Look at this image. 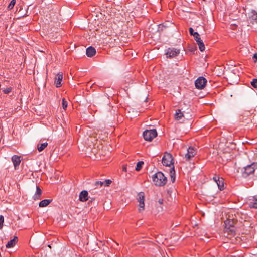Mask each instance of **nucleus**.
<instances>
[{"mask_svg": "<svg viewBox=\"0 0 257 257\" xmlns=\"http://www.w3.org/2000/svg\"><path fill=\"white\" fill-rule=\"evenodd\" d=\"M63 79V74L62 73H58L55 79H54V84L55 85V86L57 88H59L61 86V82L62 81Z\"/></svg>", "mask_w": 257, "mask_h": 257, "instance_id": "obj_13", "label": "nucleus"}, {"mask_svg": "<svg viewBox=\"0 0 257 257\" xmlns=\"http://www.w3.org/2000/svg\"><path fill=\"white\" fill-rule=\"evenodd\" d=\"M103 184H104V183H103V182H102V181H96L95 183V186L96 187H97L98 186H102L103 185Z\"/></svg>", "mask_w": 257, "mask_h": 257, "instance_id": "obj_35", "label": "nucleus"}, {"mask_svg": "<svg viewBox=\"0 0 257 257\" xmlns=\"http://www.w3.org/2000/svg\"><path fill=\"white\" fill-rule=\"evenodd\" d=\"M247 21L248 23L252 24L257 23V12L255 10H252L251 11L248 13Z\"/></svg>", "mask_w": 257, "mask_h": 257, "instance_id": "obj_9", "label": "nucleus"}, {"mask_svg": "<svg viewBox=\"0 0 257 257\" xmlns=\"http://www.w3.org/2000/svg\"><path fill=\"white\" fill-rule=\"evenodd\" d=\"M189 31L190 34L191 35H192L193 36H195V34L196 33V32L194 31V30L192 28L190 27L189 29Z\"/></svg>", "mask_w": 257, "mask_h": 257, "instance_id": "obj_36", "label": "nucleus"}, {"mask_svg": "<svg viewBox=\"0 0 257 257\" xmlns=\"http://www.w3.org/2000/svg\"><path fill=\"white\" fill-rule=\"evenodd\" d=\"M152 180L154 184L158 186H163L167 182V177L160 171L157 172L153 175Z\"/></svg>", "mask_w": 257, "mask_h": 257, "instance_id": "obj_2", "label": "nucleus"}, {"mask_svg": "<svg viewBox=\"0 0 257 257\" xmlns=\"http://www.w3.org/2000/svg\"><path fill=\"white\" fill-rule=\"evenodd\" d=\"M170 174L171 181L173 183L175 180V171L173 165V167L170 169Z\"/></svg>", "mask_w": 257, "mask_h": 257, "instance_id": "obj_25", "label": "nucleus"}, {"mask_svg": "<svg viewBox=\"0 0 257 257\" xmlns=\"http://www.w3.org/2000/svg\"><path fill=\"white\" fill-rule=\"evenodd\" d=\"M12 90V88L11 87H7L6 88H4L3 89V92H4V93L6 94H8L9 93H10L11 91Z\"/></svg>", "mask_w": 257, "mask_h": 257, "instance_id": "obj_28", "label": "nucleus"}, {"mask_svg": "<svg viewBox=\"0 0 257 257\" xmlns=\"http://www.w3.org/2000/svg\"><path fill=\"white\" fill-rule=\"evenodd\" d=\"M163 201H164V200L163 199H159L158 200V202L160 204H162L163 203Z\"/></svg>", "mask_w": 257, "mask_h": 257, "instance_id": "obj_40", "label": "nucleus"}, {"mask_svg": "<svg viewBox=\"0 0 257 257\" xmlns=\"http://www.w3.org/2000/svg\"><path fill=\"white\" fill-rule=\"evenodd\" d=\"M257 168V163H253L250 165L241 169V173L242 177L246 178L248 176L253 174L255 169Z\"/></svg>", "mask_w": 257, "mask_h": 257, "instance_id": "obj_3", "label": "nucleus"}, {"mask_svg": "<svg viewBox=\"0 0 257 257\" xmlns=\"http://www.w3.org/2000/svg\"><path fill=\"white\" fill-rule=\"evenodd\" d=\"M253 59L255 62L257 61V54L256 53L254 54V55L253 56Z\"/></svg>", "mask_w": 257, "mask_h": 257, "instance_id": "obj_38", "label": "nucleus"}, {"mask_svg": "<svg viewBox=\"0 0 257 257\" xmlns=\"http://www.w3.org/2000/svg\"><path fill=\"white\" fill-rule=\"evenodd\" d=\"M137 200L139 202V211L141 212L144 210L145 194L143 192H139L137 196Z\"/></svg>", "mask_w": 257, "mask_h": 257, "instance_id": "obj_7", "label": "nucleus"}, {"mask_svg": "<svg viewBox=\"0 0 257 257\" xmlns=\"http://www.w3.org/2000/svg\"><path fill=\"white\" fill-rule=\"evenodd\" d=\"M157 136V132L155 129L146 130L143 133V137L146 141H151Z\"/></svg>", "mask_w": 257, "mask_h": 257, "instance_id": "obj_5", "label": "nucleus"}, {"mask_svg": "<svg viewBox=\"0 0 257 257\" xmlns=\"http://www.w3.org/2000/svg\"><path fill=\"white\" fill-rule=\"evenodd\" d=\"M15 3H16V0H12L8 6V9L9 10L12 9L13 8Z\"/></svg>", "mask_w": 257, "mask_h": 257, "instance_id": "obj_29", "label": "nucleus"}, {"mask_svg": "<svg viewBox=\"0 0 257 257\" xmlns=\"http://www.w3.org/2000/svg\"><path fill=\"white\" fill-rule=\"evenodd\" d=\"M251 218L249 217L246 213L242 211V215L241 216L240 224H238V227L244 226L245 228L251 227L252 223H250Z\"/></svg>", "mask_w": 257, "mask_h": 257, "instance_id": "obj_4", "label": "nucleus"}, {"mask_svg": "<svg viewBox=\"0 0 257 257\" xmlns=\"http://www.w3.org/2000/svg\"><path fill=\"white\" fill-rule=\"evenodd\" d=\"M225 232H227L228 234H234L235 233V230L234 229V227H231L229 226L228 225H225Z\"/></svg>", "mask_w": 257, "mask_h": 257, "instance_id": "obj_22", "label": "nucleus"}, {"mask_svg": "<svg viewBox=\"0 0 257 257\" xmlns=\"http://www.w3.org/2000/svg\"><path fill=\"white\" fill-rule=\"evenodd\" d=\"M62 104L63 108L65 110L67 107V102L65 98L62 99Z\"/></svg>", "mask_w": 257, "mask_h": 257, "instance_id": "obj_31", "label": "nucleus"}, {"mask_svg": "<svg viewBox=\"0 0 257 257\" xmlns=\"http://www.w3.org/2000/svg\"><path fill=\"white\" fill-rule=\"evenodd\" d=\"M18 238L17 237H15L13 239L10 240L6 245V247L7 248H11L13 247L16 244L17 242Z\"/></svg>", "mask_w": 257, "mask_h": 257, "instance_id": "obj_20", "label": "nucleus"}, {"mask_svg": "<svg viewBox=\"0 0 257 257\" xmlns=\"http://www.w3.org/2000/svg\"><path fill=\"white\" fill-rule=\"evenodd\" d=\"M52 202L51 199H44L40 202L39 206L40 207L47 206Z\"/></svg>", "mask_w": 257, "mask_h": 257, "instance_id": "obj_21", "label": "nucleus"}, {"mask_svg": "<svg viewBox=\"0 0 257 257\" xmlns=\"http://www.w3.org/2000/svg\"><path fill=\"white\" fill-rule=\"evenodd\" d=\"M241 215H242V211H233V213L229 214L227 220L225 221V225L231 227H239L238 224H240Z\"/></svg>", "mask_w": 257, "mask_h": 257, "instance_id": "obj_1", "label": "nucleus"}, {"mask_svg": "<svg viewBox=\"0 0 257 257\" xmlns=\"http://www.w3.org/2000/svg\"><path fill=\"white\" fill-rule=\"evenodd\" d=\"M207 83V80L203 77H199L195 82L196 87L199 89H203Z\"/></svg>", "mask_w": 257, "mask_h": 257, "instance_id": "obj_8", "label": "nucleus"}, {"mask_svg": "<svg viewBox=\"0 0 257 257\" xmlns=\"http://www.w3.org/2000/svg\"><path fill=\"white\" fill-rule=\"evenodd\" d=\"M196 149L192 147H190L187 150V153L185 155V159L186 161L190 160L192 157L196 154Z\"/></svg>", "mask_w": 257, "mask_h": 257, "instance_id": "obj_11", "label": "nucleus"}, {"mask_svg": "<svg viewBox=\"0 0 257 257\" xmlns=\"http://www.w3.org/2000/svg\"><path fill=\"white\" fill-rule=\"evenodd\" d=\"M194 38L197 43L198 42V41H200L201 40H202L200 38L199 34L197 32H196V33L195 34Z\"/></svg>", "mask_w": 257, "mask_h": 257, "instance_id": "obj_30", "label": "nucleus"}, {"mask_svg": "<svg viewBox=\"0 0 257 257\" xmlns=\"http://www.w3.org/2000/svg\"><path fill=\"white\" fill-rule=\"evenodd\" d=\"M4 219L2 215H0V229L3 228Z\"/></svg>", "mask_w": 257, "mask_h": 257, "instance_id": "obj_34", "label": "nucleus"}, {"mask_svg": "<svg viewBox=\"0 0 257 257\" xmlns=\"http://www.w3.org/2000/svg\"><path fill=\"white\" fill-rule=\"evenodd\" d=\"M249 206L250 208L257 209V196H254L249 200Z\"/></svg>", "mask_w": 257, "mask_h": 257, "instance_id": "obj_17", "label": "nucleus"}, {"mask_svg": "<svg viewBox=\"0 0 257 257\" xmlns=\"http://www.w3.org/2000/svg\"><path fill=\"white\" fill-rule=\"evenodd\" d=\"M248 113L249 112H245L239 116V120L243 123V125H246L251 121V119L249 117Z\"/></svg>", "mask_w": 257, "mask_h": 257, "instance_id": "obj_12", "label": "nucleus"}, {"mask_svg": "<svg viewBox=\"0 0 257 257\" xmlns=\"http://www.w3.org/2000/svg\"><path fill=\"white\" fill-rule=\"evenodd\" d=\"M86 53L88 57H92L96 54V50L94 47L90 46L86 49Z\"/></svg>", "mask_w": 257, "mask_h": 257, "instance_id": "obj_16", "label": "nucleus"}, {"mask_svg": "<svg viewBox=\"0 0 257 257\" xmlns=\"http://www.w3.org/2000/svg\"><path fill=\"white\" fill-rule=\"evenodd\" d=\"M48 145L47 142L43 143H38L37 145V149L39 152L42 151Z\"/></svg>", "mask_w": 257, "mask_h": 257, "instance_id": "obj_23", "label": "nucleus"}, {"mask_svg": "<svg viewBox=\"0 0 257 257\" xmlns=\"http://www.w3.org/2000/svg\"><path fill=\"white\" fill-rule=\"evenodd\" d=\"M112 181L109 179H106L103 181V185L105 186H108L111 183Z\"/></svg>", "mask_w": 257, "mask_h": 257, "instance_id": "obj_33", "label": "nucleus"}, {"mask_svg": "<svg viewBox=\"0 0 257 257\" xmlns=\"http://www.w3.org/2000/svg\"><path fill=\"white\" fill-rule=\"evenodd\" d=\"M12 161L15 169H17L21 162L20 157L17 155H14L12 157Z\"/></svg>", "mask_w": 257, "mask_h": 257, "instance_id": "obj_14", "label": "nucleus"}, {"mask_svg": "<svg viewBox=\"0 0 257 257\" xmlns=\"http://www.w3.org/2000/svg\"><path fill=\"white\" fill-rule=\"evenodd\" d=\"M88 193L86 190L81 191L79 194V200L81 202H85L88 200Z\"/></svg>", "mask_w": 257, "mask_h": 257, "instance_id": "obj_15", "label": "nucleus"}, {"mask_svg": "<svg viewBox=\"0 0 257 257\" xmlns=\"http://www.w3.org/2000/svg\"><path fill=\"white\" fill-rule=\"evenodd\" d=\"M184 117V113L180 109H177L175 114V119L177 120L180 121Z\"/></svg>", "mask_w": 257, "mask_h": 257, "instance_id": "obj_18", "label": "nucleus"}, {"mask_svg": "<svg viewBox=\"0 0 257 257\" xmlns=\"http://www.w3.org/2000/svg\"><path fill=\"white\" fill-rule=\"evenodd\" d=\"M42 194V191L39 186L36 187V191L34 196V199H39Z\"/></svg>", "mask_w": 257, "mask_h": 257, "instance_id": "obj_24", "label": "nucleus"}, {"mask_svg": "<svg viewBox=\"0 0 257 257\" xmlns=\"http://www.w3.org/2000/svg\"><path fill=\"white\" fill-rule=\"evenodd\" d=\"M173 158L170 153H165L162 158V162L164 166H169L173 165Z\"/></svg>", "mask_w": 257, "mask_h": 257, "instance_id": "obj_6", "label": "nucleus"}, {"mask_svg": "<svg viewBox=\"0 0 257 257\" xmlns=\"http://www.w3.org/2000/svg\"><path fill=\"white\" fill-rule=\"evenodd\" d=\"M122 171H124V172H126L127 171V166L126 165H123L122 166Z\"/></svg>", "mask_w": 257, "mask_h": 257, "instance_id": "obj_37", "label": "nucleus"}, {"mask_svg": "<svg viewBox=\"0 0 257 257\" xmlns=\"http://www.w3.org/2000/svg\"><path fill=\"white\" fill-rule=\"evenodd\" d=\"M144 164L143 161H139L137 163V165L135 168V170L137 171H139L142 168L143 165Z\"/></svg>", "mask_w": 257, "mask_h": 257, "instance_id": "obj_27", "label": "nucleus"}, {"mask_svg": "<svg viewBox=\"0 0 257 257\" xmlns=\"http://www.w3.org/2000/svg\"><path fill=\"white\" fill-rule=\"evenodd\" d=\"M251 84L254 88H257V78L253 79L251 82Z\"/></svg>", "mask_w": 257, "mask_h": 257, "instance_id": "obj_32", "label": "nucleus"}, {"mask_svg": "<svg viewBox=\"0 0 257 257\" xmlns=\"http://www.w3.org/2000/svg\"><path fill=\"white\" fill-rule=\"evenodd\" d=\"M217 178H220L219 176H215L213 178V180L216 183L217 182Z\"/></svg>", "mask_w": 257, "mask_h": 257, "instance_id": "obj_39", "label": "nucleus"}, {"mask_svg": "<svg viewBox=\"0 0 257 257\" xmlns=\"http://www.w3.org/2000/svg\"><path fill=\"white\" fill-rule=\"evenodd\" d=\"M216 184H217L218 188L221 191L224 190V179L223 178H217V182H216Z\"/></svg>", "mask_w": 257, "mask_h": 257, "instance_id": "obj_19", "label": "nucleus"}, {"mask_svg": "<svg viewBox=\"0 0 257 257\" xmlns=\"http://www.w3.org/2000/svg\"><path fill=\"white\" fill-rule=\"evenodd\" d=\"M197 43L199 46V50L201 51L202 52L205 50V45H204V43L202 41V40H201L200 41H198V42H197Z\"/></svg>", "mask_w": 257, "mask_h": 257, "instance_id": "obj_26", "label": "nucleus"}, {"mask_svg": "<svg viewBox=\"0 0 257 257\" xmlns=\"http://www.w3.org/2000/svg\"><path fill=\"white\" fill-rule=\"evenodd\" d=\"M180 53V50L174 48H169L167 49L166 54L167 57L173 58L177 56Z\"/></svg>", "mask_w": 257, "mask_h": 257, "instance_id": "obj_10", "label": "nucleus"}]
</instances>
